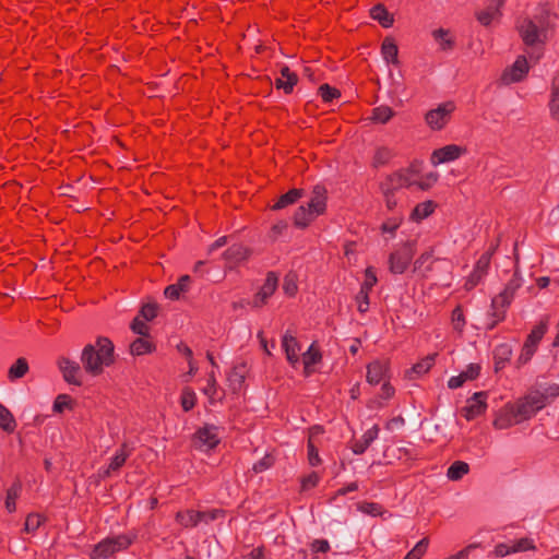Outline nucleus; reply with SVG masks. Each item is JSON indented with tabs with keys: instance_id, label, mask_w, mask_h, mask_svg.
Instances as JSON below:
<instances>
[{
	"instance_id": "a19ab883",
	"label": "nucleus",
	"mask_w": 559,
	"mask_h": 559,
	"mask_svg": "<svg viewBox=\"0 0 559 559\" xmlns=\"http://www.w3.org/2000/svg\"><path fill=\"white\" fill-rule=\"evenodd\" d=\"M75 400L68 394H59L53 402L52 409L55 413H62L64 409L73 411L75 407Z\"/></svg>"
},
{
	"instance_id": "774afa93",
	"label": "nucleus",
	"mask_w": 559,
	"mask_h": 559,
	"mask_svg": "<svg viewBox=\"0 0 559 559\" xmlns=\"http://www.w3.org/2000/svg\"><path fill=\"white\" fill-rule=\"evenodd\" d=\"M531 549H535V546L533 544V540L530 538H521L512 545L513 552L525 551Z\"/></svg>"
},
{
	"instance_id": "473e14b6",
	"label": "nucleus",
	"mask_w": 559,
	"mask_h": 559,
	"mask_svg": "<svg viewBox=\"0 0 559 559\" xmlns=\"http://www.w3.org/2000/svg\"><path fill=\"white\" fill-rule=\"evenodd\" d=\"M504 0H492L491 4L484 11L478 12L476 17L478 22L484 25H490L496 14H499L500 8L503 5Z\"/></svg>"
},
{
	"instance_id": "4468645a",
	"label": "nucleus",
	"mask_w": 559,
	"mask_h": 559,
	"mask_svg": "<svg viewBox=\"0 0 559 559\" xmlns=\"http://www.w3.org/2000/svg\"><path fill=\"white\" fill-rule=\"evenodd\" d=\"M390 364L388 360H374L367 366V382L371 385L379 384L389 379Z\"/></svg>"
},
{
	"instance_id": "423d86ee",
	"label": "nucleus",
	"mask_w": 559,
	"mask_h": 559,
	"mask_svg": "<svg viewBox=\"0 0 559 559\" xmlns=\"http://www.w3.org/2000/svg\"><path fill=\"white\" fill-rule=\"evenodd\" d=\"M418 170L414 165H411L407 168L399 169L393 174L386 176V178L380 183V190L386 192H397L402 188H408L415 185V180H413V176H415Z\"/></svg>"
},
{
	"instance_id": "bf43d9fd",
	"label": "nucleus",
	"mask_w": 559,
	"mask_h": 559,
	"mask_svg": "<svg viewBox=\"0 0 559 559\" xmlns=\"http://www.w3.org/2000/svg\"><path fill=\"white\" fill-rule=\"evenodd\" d=\"M535 352L536 350L531 348L530 345H523L521 354L515 361V367L521 368L522 366L526 365L532 359Z\"/></svg>"
},
{
	"instance_id": "f8f14e48",
	"label": "nucleus",
	"mask_w": 559,
	"mask_h": 559,
	"mask_svg": "<svg viewBox=\"0 0 559 559\" xmlns=\"http://www.w3.org/2000/svg\"><path fill=\"white\" fill-rule=\"evenodd\" d=\"M486 399L487 392L485 391L474 393L473 396L467 400V405L462 409L463 416L467 420H473L484 414L487 409Z\"/></svg>"
},
{
	"instance_id": "338daca9",
	"label": "nucleus",
	"mask_w": 559,
	"mask_h": 559,
	"mask_svg": "<svg viewBox=\"0 0 559 559\" xmlns=\"http://www.w3.org/2000/svg\"><path fill=\"white\" fill-rule=\"evenodd\" d=\"M356 301L358 305V311L360 313H365L369 309V293L359 290L356 296Z\"/></svg>"
},
{
	"instance_id": "13d9d810",
	"label": "nucleus",
	"mask_w": 559,
	"mask_h": 559,
	"mask_svg": "<svg viewBox=\"0 0 559 559\" xmlns=\"http://www.w3.org/2000/svg\"><path fill=\"white\" fill-rule=\"evenodd\" d=\"M307 449L309 464L311 466H318L319 464H321L318 448L314 445L311 437L308 439Z\"/></svg>"
},
{
	"instance_id": "2f4dec72",
	"label": "nucleus",
	"mask_w": 559,
	"mask_h": 559,
	"mask_svg": "<svg viewBox=\"0 0 559 559\" xmlns=\"http://www.w3.org/2000/svg\"><path fill=\"white\" fill-rule=\"evenodd\" d=\"M371 17L380 23L382 27H391L394 23L393 15L386 10V8L378 3L370 11Z\"/></svg>"
},
{
	"instance_id": "680f3d73",
	"label": "nucleus",
	"mask_w": 559,
	"mask_h": 559,
	"mask_svg": "<svg viewBox=\"0 0 559 559\" xmlns=\"http://www.w3.org/2000/svg\"><path fill=\"white\" fill-rule=\"evenodd\" d=\"M158 306L156 304H145L141 307L140 316L146 321H152L157 317Z\"/></svg>"
},
{
	"instance_id": "6e6d98bb",
	"label": "nucleus",
	"mask_w": 559,
	"mask_h": 559,
	"mask_svg": "<svg viewBox=\"0 0 559 559\" xmlns=\"http://www.w3.org/2000/svg\"><path fill=\"white\" fill-rule=\"evenodd\" d=\"M274 457L271 454H265L261 460L255 462L252 466V469L255 474L262 473L274 465Z\"/></svg>"
},
{
	"instance_id": "2eb2a0df",
	"label": "nucleus",
	"mask_w": 559,
	"mask_h": 559,
	"mask_svg": "<svg viewBox=\"0 0 559 559\" xmlns=\"http://www.w3.org/2000/svg\"><path fill=\"white\" fill-rule=\"evenodd\" d=\"M465 148L456 145L449 144L443 147L437 148L431 154V163L433 165L448 163L457 159L462 154L465 153Z\"/></svg>"
},
{
	"instance_id": "c03bdc74",
	"label": "nucleus",
	"mask_w": 559,
	"mask_h": 559,
	"mask_svg": "<svg viewBox=\"0 0 559 559\" xmlns=\"http://www.w3.org/2000/svg\"><path fill=\"white\" fill-rule=\"evenodd\" d=\"M432 254H433L432 248L423 252L414 262V272L421 271L423 269H425L426 272L431 271Z\"/></svg>"
},
{
	"instance_id": "4be33fe9",
	"label": "nucleus",
	"mask_w": 559,
	"mask_h": 559,
	"mask_svg": "<svg viewBox=\"0 0 559 559\" xmlns=\"http://www.w3.org/2000/svg\"><path fill=\"white\" fill-rule=\"evenodd\" d=\"M282 346L285 350L288 362L295 367L299 362L300 346L296 337L286 332L282 340Z\"/></svg>"
},
{
	"instance_id": "09e8293b",
	"label": "nucleus",
	"mask_w": 559,
	"mask_h": 559,
	"mask_svg": "<svg viewBox=\"0 0 559 559\" xmlns=\"http://www.w3.org/2000/svg\"><path fill=\"white\" fill-rule=\"evenodd\" d=\"M318 92L324 103H332L334 99L341 97V92L326 83L322 84Z\"/></svg>"
},
{
	"instance_id": "3c124183",
	"label": "nucleus",
	"mask_w": 559,
	"mask_h": 559,
	"mask_svg": "<svg viewBox=\"0 0 559 559\" xmlns=\"http://www.w3.org/2000/svg\"><path fill=\"white\" fill-rule=\"evenodd\" d=\"M429 540L427 537L420 539L404 559H420L427 551Z\"/></svg>"
},
{
	"instance_id": "39448f33",
	"label": "nucleus",
	"mask_w": 559,
	"mask_h": 559,
	"mask_svg": "<svg viewBox=\"0 0 559 559\" xmlns=\"http://www.w3.org/2000/svg\"><path fill=\"white\" fill-rule=\"evenodd\" d=\"M417 240H407L403 242L389 257L390 271L393 274H403L416 252Z\"/></svg>"
},
{
	"instance_id": "f03ea898",
	"label": "nucleus",
	"mask_w": 559,
	"mask_h": 559,
	"mask_svg": "<svg viewBox=\"0 0 559 559\" xmlns=\"http://www.w3.org/2000/svg\"><path fill=\"white\" fill-rule=\"evenodd\" d=\"M521 286L522 277L516 267L503 290L491 299L490 310L488 312L489 322L486 328L488 331L493 330L500 322L504 321L507 309L512 304L515 293Z\"/></svg>"
},
{
	"instance_id": "0e129e2a",
	"label": "nucleus",
	"mask_w": 559,
	"mask_h": 559,
	"mask_svg": "<svg viewBox=\"0 0 559 559\" xmlns=\"http://www.w3.org/2000/svg\"><path fill=\"white\" fill-rule=\"evenodd\" d=\"M438 174L437 173H429L424 180H420V181H415V185L420 189V190H429L437 181H438Z\"/></svg>"
},
{
	"instance_id": "1a4fd4ad",
	"label": "nucleus",
	"mask_w": 559,
	"mask_h": 559,
	"mask_svg": "<svg viewBox=\"0 0 559 559\" xmlns=\"http://www.w3.org/2000/svg\"><path fill=\"white\" fill-rule=\"evenodd\" d=\"M528 70L530 67L526 58L524 56H519L514 63L502 72L500 82L503 85L521 82L526 78Z\"/></svg>"
},
{
	"instance_id": "37998d69",
	"label": "nucleus",
	"mask_w": 559,
	"mask_h": 559,
	"mask_svg": "<svg viewBox=\"0 0 559 559\" xmlns=\"http://www.w3.org/2000/svg\"><path fill=\"white\" fill-rule=\"evenodd\" d=\"M322 359V355L318 348H314L313 345H311L308 350L302 355V361L305 366V372L306 374H309V368L318 362H320Z\"/></svg>"
},
{
	"instance_id": "5fc2aeb1",
	"label": "nucleus",
	"mask_w": 559,
	"mask_h": 559,
	"mask_svg": "<svg viewBox=\"0 0 559 559\" xmlns=\"http://www.w3.org/2000/svg\"><path fill=\"white\" fill-rule=\"evenodd\" d=\"M378 278L372 266H368L365 271V281L361 284L360 290L370 293L377 284Z\"/></svg>"
},
{
	"instance_id": "b1692460",
	"label": "nucleus",
	"mask_w": 559,
	"mask_h": 559,
	"mask_svg": "<svg viewBox=\"0 0 559 559\" xmlns=\"http://www.w3.org/2000/svg\"><path fill=\"white\" fill-rule=\"evenodd\" d=\"M380 428L378 425H373L370 429H368L361 437L360 440H357L352 450L355 454H362L369 445L378 438Z\"/></svg>"
},
{
	"instance_id": "5701e85b",
	"label": "nucleus",
	"mask_w": 559,
	"mask_h": 559,
	"mask_svg": "<svg viewBox=\"0 0 559 559\" xmlns=\"http://www.w3.org/2000/svg\"><path fill=\"white\" fill-rule=\"evenodd\" d=\"M280 72L281 78L275 80V86L278 90H283L285 94H290L294 86L298 83V75L290 71L287 66H283Z\"/></svg>"
},
{
	"instance_id": "f704fd0d",
	"label": "nucleus",
	"mask_w": 559,
	"mask_h": 559,
	"mask_svg": "<svg viewBox=\"0 0 559 559\" xmlns=\"http://www.w3.org/2000/svg\"><path fill=\"white\" fill-rule=\"evenodd\" d=\"M437 356H438V354L435 353V354H430V355L426 356L425 358H423L420 361L415 364L411 370L407 371V377L409 379H413V373H415L417 376L427 373L431 369V367L435 365Z\"/></svg>"
},
{
	"instance_id": "ea45409f",
	"label": "nucleus",
	"mask_w": 559,
	"mask_h": 559,
	"mask_svg": "<svg viewBox=\"0 0 559 559\" xmlns=\"http://www.w3.org/2000/svg\"><path fill=\"white\" fill-rule=\"evenodd\" d=\"M176 521L183 527H194L200 523L199 513L194 510H185L176 513Z\"/></svg>"
},
{
	"instance_id": "a18cd8bd",
	"label": "nucleus",
	"mask_w": 559,
	"mask_h": 559,
	"mask_svg": "<svg viewBox=\"0 0 559 559\" xmlns=\"http://www.w3.org/2000/svg\"><path fill=\"white\" fill-rule=\"evenodd\" d=\"M394 115V111L389 106H379L372 110V119L380 123H386Z\"/></svg>"
},
{
	"instance_id": "052dcab7",
	"label": "nucleus",
	"mask_w": 559,
	"mask_h": 559,
	"mask_svg": "<svg viewBox=\"0 0 559 559\" xmlns=\"http://www.w3.org/2000/svg\"><path fill=\"white\" fill-rule=\"evenodd\" d=\"M490 261V253H483L475 264L474 272L484 276L489 269Z\"/></svg>"
},
{
	"instance_id": "cd10ccee",
	"label": "nucleus",
	"mask_w": 559,
	"mask_h": 559,
	"mask_svg": "<svg viewBox=\"0 0 559 559\" xmlns=\"http://www.w3.org/2000/svg\"><path fill=\"white\" fill-rule=\"evenodd\" d=\"M22 483L17 478L15 479L12 485L7 489L5 492V509L9 513H13L16 510V499L20 497L22 492Z\"/></svg>"
},
{
	"instance_id": "dca6fc26",
	"label": "nucleus",
	"mask_w": 559,
	"mask_h": 559,
	"mask_svg": "<svg viewBox=\"0 0 559 559\" xmlns=\"http://www.w3.org/2000/svg\"><path fill=\"white\" fill-rule=\"evenodd\" d=\"M131 451L127 443H122L110 460L108 467L99 471V476L105 479L110 477L112 473L118 472L131 455Z\"/></svg>"
},
{
	"instance_id": "bb28decb",
	"label": "nucleus",
	"mask_w": 559,
	"mask_h": 559,
	"mask_svg": "<svg viewBox=\"0 0 559 559\" xmlns=\"http://www.w3.org/2000/svg\"><path fill=\"white\" fill-rule=\"evenodd\" d=\"M190 282L191 277L189 275H182L176 284L168 285L165 288V296L171 300L179 299L180 294L188 290Z\"/></svg>"
},
{
	"instance_id": "864d4df0",
	"label": "nucleus",
	"mask_w": 559,
	"mask_h": 559,
	"mask_svg": "<svg viewBox=\"0 0 559 559\" xmlns=\"http://www.w3.org/2000/svg\"><path fill=\"white\" fill-rule=\"evenodd\" d=\"M448 35L449 31L443 28H439L433 32L435 39L440 43L443 50L452 49L454 46V41L451 38H448Z\"/></svg>"
},
{
	"instance_id": "4d7b16f0",
	"label": "nucleus",
	"mask_w": 559,
	"mask_h": 559,
	"mask_svg": "<svg viewBox=\"0 0 559 559\" xmlns=\"http://www.w3.org/2000/svg\"><path fill=\"white\" fill-rule=\"evenodd\" d=\"M131 330L141 336L148 337L150 336V328L148 325L141 320L139 317H135L130 325Z\"/></svg>"
},
{
	"instance_id": "6e6552de",
	"label": "nucleus",
	"mask_w": 559,
	"mask_h": 559,
	"mask_svg": "<svg viewBox=\"0 0 559 559\" xmlns=\"http://www.w3.org/2000/svg\"><path fill=\"white\" fill-rule=\"evenodd\" d=\"M455 110V104L451 100L438 105L437 108L430 109L425 115V121L432 130H442L451 120V116Z\"/></svg>"
},
{
	"instance_id": "f3484780",
	"label": "nucleus",
	"mask_w": 559,
	"mask_h": 559,
	"mask_svg": "<svg viewBox=\"0 0 559 559\" xmlns=\"http://www.w3.org/2000/svg\"><path fill=\"white\" fill-rule=\"evenodd\" d=\"M480 366L478 364H469L464 371H462L459 376L451 377L448 381L449 389H459L466 381H473L479 377Z\"/></svg>"
},
{
	"instance_id": "7c9ffc66",
	"label": "nucleus",
	"mask_w": 559,
	"mask_h": 559,
	"mask_svg": "<svg viewBox=\"0 0 559 559\" xmlns=\"http://www.w3.org/2000/svg\"><path fill=\"white\" fill-rule=\"evenodd\" d=\"M436 207L437 204L431 200L418 203L412 211L409 217L414 222H421L423 219L431 215L435 212Z\"/></svg>"
},
{
	"instance_id": "f257e3e1",
	"label": "nucleus",
	"mask_w": 559,
	"mask_h": 559,
	"mask_svg": "<svg viewBox=\"0 0 559 559\" xmlns=\"http://www.w3.org/2000/svg\"><path fill=\"white\" fill-rule=\"evenodd\" d=\"M81 362L87 374L92 377L100 376L105 367L115 362L114 343L108 337L98 336L95 344L84 346Z\"/></svg>"
},
{
	"instance_id": "393cba45",
	"label": "nucleus",
	"mask_w": 559,
	"mask_h": 559,
	"mask_svg": "<svg viewBox=\"0 0 559 559\" xmlns=\"http://www.w3.org/2000/svg\"><path fill=\"white\" fill-rule=\"evenodd\" d=\"M381 53L388 63L397 66L399 61V47L392 37H385L381 44Z\"/></svg>"
},
{
	"instance_id": "72a5a7b5",
	"label": "nucleus",
	"mask_w": 559,
	"mask_h": 559,
	"mask_svg": "<svg viewBox=\"0 0 559 559\" xmlns=\"http://www.w3.org/2000/svg\"><path fill=\"white\" fill-rule=\"evenodd\" d=\"M318 215L309 206H299L294 214V224L298 228H306Z\"/></svg>"
},
{
	"instance_id": "e2e57ef3",
	"label": "nucleus",
	"mask_w": 559,
	"mask_h": 559,
	"mask_svg": "<svg viewBox=\"0 0 559 559\" xmlns=\"http://www.w3.org/2000/svg\"><path fill=\"white\" fill-rule=\"evenodd\" d=\"M200 522H212L215 521L218 516L224 515V511L221 509H213L209 511H198Z\"/></svg>"
},
{
	"instance_id": "ddd939ff",
	"label": "nucleus",
	"mask_w": 559,
	"mask_h": 559,
	"mask_svg": "<svg viewBox=\"0 0 559 559\" xmlns=\"http://www.w3.org/2000/svg\"><path fill=\"white\" fill-rule=\"evenodd\" d=\"M218 428L214 425H204L193 435L194 443L202 448L214 449L219 443Z\"/></svg>"
},
{
	"instance_id": "79ce46f5",
	"label": "nucleus",
	"mask_w": 559,
	"mask_h": 559,
	"mask_svg": "<svg viewBox=\"0 0 559 559\" xmlns=\"http://www.w3.org/2000/svg\"><path fill=\"white\" fill-rule=\"evenodd\" d=\"M16 427V423L12 413L0 403V428L7 432H12Z\"/></svg>"
},
{
	"instance_id": "7ed1b4c3",
	"label": "nucleus",
	"mask_w": 559,
	"mask_h": 559,
	"mask_svg": "<svg viewBox=\"0 0 559 559\" xmlns=\"http://www.w3.org/2000/svg\"><path fill=\"white\" fill-rule=\"evenodd\" d=\"M133 539L134 537L128 534L106 537L94 546L90 558L108 559L115 554L128 549L132 545Z\"/></svg>"
},
{
	"instance_id": "4c0bfd02",
	"label": "nucleus",
	"mask_w": 559,
	"mask_h": 559,
	"mask_svg": "<svg viewBox=\"0 0 559 559\" xmlns=\"http://www.w3.org/2000/svg\"><path fill=\"white\" fill-rule=\"evenodd\" d=\"M155 350V345L147 337H138L130 345V352L134 356L150 354Z\"/></svg>"
},
{
	"instance_id": "de8ad7c7",
	"label": "nucleus",
	"mask_w": 559,
	"mask_h": 559,
	"mask_svg": "<svg viewBox=\"0 0 559 559\" xmlns=\"http://www.w3.org/2000/svg\"><path fill=\"white\" fill-rule=\"evenodd\" d=\"M180 403L185 412L191 411L197 403V396L193 390L190 388H185L181 393Z\"/></svg>"
},
{
	"instance_id": "c756f323",
	"label": "nucleus",
	"mask_w": 559,
	"mask_h": 559,
	"mask_svg": "<svg viewBox=\"0 0 559 559\" xmlns=\"http://www.w3.org/2000/svg\"><path fill=\"white\" fill-rule=\"evenodd\" d=\"M548 329V321L542 320L537 325L533 328L531 333L527 335L524 345H530L531 348L537 349L538 343L542 341Z\"/></svg>"
},
{
	"instance_id": "8fccbe9b",
	"label": "nucleus",
	"mask_w": 559,
	"mask_h": 559,
	"mask_svg": "<svg viewBox=\"0 0 559 559\" xmlns=\"http://www.w3.org/2000/svg\"><path fill=\"white\" fill-rule=\"evenodd\" d=\"M283 290L289 297H294L296 295V293L298 290L296 274L288 273L285 275L284 283H283Z\"/></svg>"
},
{
	"instance_id": "69168bd1",
	"label": "nucleus",
	"mask_w": 559,
	"mask_h": 559,
	"mask_svg": "<svg viewBox=\"0 0 559 559\" xmlns=\"http://www.w3.org/2000/svg\"><path fill=\"white\" fill-rule=\"evenodd\" d=\"M402 223V217H391L382 223L381 230L382 233L393 234Z\"/></svg>"
},
{
	"instance_id": "412c9836",
	"label": "nucleus",
	"mask_w": 559,
	"mask_h": 559,
	"mask_svg": "<svg viewBox=\"0 0 559 559\" xmlns=\"http://www.w3.org/2000/svg\"><path fill=\"white\" fill-rule=\"evenodd\" d=\"M520 423L521 420L514 413L513 406L511 403H508L503 408L500 409L499 414L495 418L493 427L497 429H507Z\"/></svg>"
},
{
	"instance_id": "49530a36",
	"label": "nucleus",
	"mask_w": 559,
	"mask_h": 559,
	"mask_svg": "<svg viewBox=\"0 0 559 559\" xmlns=\"http://www.w3.org/2000/svg\"><path fill=\"white\" fill-rule=\"evenodd\" d=\"M392 157L393 153L390 148L379 147L373 156L372 166L376 168L383 166L388 164Z\"/></svg>"
},
{
	"instance_id": "58836bf2",
	"label": "nucleus",
	"mask_w": 559,
	"mask_h": 559,
	"mask_svg": "<svg viewBox=\"0 0 559 559\" xmlns=\"http://www.w3.org/2000/svg\"><path fill=\"white\" fill-rule=\"evenodd\" d=\"M469 472V465L463 461H455L447 471V477L452 481H457Z\"/></svg>"
},
{
	"instance_id": "a878e982",
	"label": "nucleus",
	"mask_w": 559,
	"mask_h": 559,
	"mask_svg": "<svg viewBox=\"0 0 559 559\" xmlns=\"http://www.w3.org/2000/svg\"><path fill=\"white\" fill-rule=\"evenodd\" d=\"M512 356V347L507 344H499L493 350L495 371L503 369L506 364L510 361Z\"/></svg>"
},
{
	"instance_id": "9d476101",
	"label": "nucleus",
	"mask_w": 559,
	"mask_h": 559,
	"mask_svg": "<svg viewBox=\"0 0 559 559\" xmlns=\"http://www.w3.org/2000/svg\"><path fill=\"white\" fill-rule=\"evenodd\" d=\"M57 365L67 383L76 386H81L83 384L82 370L79 362L67 357H59Z\"/></svg>"
},
{
	"instance_id": "e433bc0d",
	"label": "nucleus",
	"mask_w": 559,
	"mask_h": 559,
	"mask_svg": "<svg viewBox=\"0 0 559 559\" xmlns=\"http://www.w3.org/2000/svg\"><path fill=\"white\" fill-rule=\"evenodd\" d=\"M29 370L26 358L20 357L8 370V378L10 381H15L23 378Z\"/></svg>"
},
{
	"instance_id": "a211bd4d",
	"label": "nucleus",
	"mask_w": 559,
	"mask_h": 559,
	"mask_svg": "<svg viewBox=\"0 0 559 559\" xmlns=\"http://www.w3.org/2000/svg\"><path fill=\"white\" fill-rule=\"evenodd\" d=\"M250 255V250L243 245L236 243L230 246L224 253L223 258L227 263L229 269H233L235 265L239 264L242 261H246Z\"/></svg>"
},
{
	"instance_id": "20e7f679",
	"label": "nucleus",
	"mask_w": 559,
	"mask_h": 559,
	"mask_svg": "<svg viewBox=\"0 0 559 559\" xmlns=\"http://www.w3.org/2000/svg\"><path fill=\"white\" fill-rule=\"evenodd\" d=\"M548 404V395L543 394L540 391H532L524 397L511 404L514 413L522 421L533 417L538 411Z\"/></svg>"
},
{
	"instance_id": "6ab92c4d",
	"label": "nucleus",
	"mask_w": 559,
	"mask_h": 559,
	"mask_svg": "<svg viewBox=\"0 0 559 559\" xmlns=\"http://www.w3.org/2000/svg\"><path fill=\"white\" fill-rule=\"evenodd\" d=\"M248 371L249 369L247 364L241 361L236 364L228 373L227 380L229 388L234 393H237L242 389Z\"/></svg>"
},
{
	"instance_id": "603ef678",
	"label": "nucleus",
	"mask_w": 559,
	"mask_h": 559,
	"mask_svg": "<svg viewBox=\"0 0 559 559\" xmlns=\"http://www.w3.org/2000/svg\"><path fill=\"white\" fill-rule=\"evenodd\" d=\"M44 522V518L37 513H31L26 516L24 523V531L27 533H34Z\"/></svg>"
},
{
	"instance_id": "9b49d317",
	"label": "nucleus",
	"mask_w": 559,
	"mask_h": 559,
	"mask_svg": "<svg viewBox=\"0 0 559 559\" xmlns=\"http://www.w3.org/2000/svg\"><path fill=\"white\" fill-rule=\"evenodd\" d=\"M278 286V276L275 272H269L264 284L260 290L254 295L251 302H248L253 308H261L266 305L269 298L275 293Z\"/></svg>"
},
{
	"instance_id": "0eeeda50",
	"label": "nucleus",
	"mask_w": 559,
	"mask_h": 559,
	"mask_svg": "<svg viewBox=\"0 0 559 559\" xmlns=\"http://www.w3.org/2000/svg\"><path fill=\"white\" fill-rule=\"evenodd\" d=\"M519 33L526 46H534L538 43H544V39L546 38V28L542 19L538 21L524 19L519 24Z\"/></svg>"
},
{
	"instance_id": "c9c22d12",
	"label": "nucleus",
	"mask_w": 559,
	"mask_h": 559,
	"mask_svg": "<svg viewBox=\"0 0 559 559\" xmlns=\"http://www.w3.org/2000/svg\"><path fill=\"white\" fill-rule=\"evenodd\" d=\"M549 110L552 119L559 121V73L552 80Z\"/></svg>"
},
{
	"instance_id": "aec40b11",
	"label": "nucleus",
	"mask_w": 559,
	"mask_h": 559,
	"mask_svg": "<svg viewBox=\"0 0 559 559\" xmlns=\"http://www.w3.org/2000/svg\"><path fill=\"white\" fill-rule=\"evenodd\" d=\"M326 189L322 185L313 187L311 198L308 202L309 209L317 215H322L326 210Z\"/></svg>"
},
{
	"instance_id": "c85d7f7f",
	"label": "nucleus",
	"mask_w": 559,
	"mask_h": 559,
	"mask_svg": "<svg viewBox=\"0 0 559 559\" xmlns=\"http://www.w3.org/2000/svg\"><path fill=\"white\" fill-rule=\"evenodd\" d=\"M304 195V189H290L288 192L282 194L277 201L272 205V210L278 211L296 203Z\"/></svg>"
}]
</instances>
